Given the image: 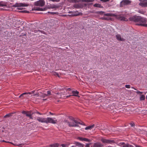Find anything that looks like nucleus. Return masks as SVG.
Wrapping results in <instances>:
<instances>
[{"label":"nucleus","mask_w":147,"mask_h":147,"mask_svg":"<svg viewBox=\"0 0 147 147\" xmlns=\"http://www.w3.org/2000/svg\"><path fill=\"white\" fill-rule=\"evenodd\" d=\"M47 99H43V100H47Z\"/></svg>","instance_id":"nucleus-60"},{"label":"nucleus","mask_w":147,"mask_h":147,"mask_svg":"<svg viewBox=\"0 0 147 147\" xmlns=\"http://www.w3.org/2000/svg\"><path fill=\"white\" fill-rule=\"evenodd\" d=\"M64 124H67L69 127H78V124L84 125V123L76 120L72 117L69 116L67 119H65L63 121Z\"/></svg>","instance_id":"nucleus-1"},{"label":"nucleus","mask_w":147,"mask_h":147,"mask_svg":"<svg viewBox=\"0 0 147 147\" xmlns=\"http://www.w3.org/2000/svg\"><path fill=\"white\" fill-rule=\"evenodd\" d=\"M12 144L15 146H19L21 145H24V144Z\"/></svg>","instance_id":"nucleus-37"},{"label":"nucleus","mask_w":147,"mask_h":147,"mask_svg":"<svg viewBox=\"0 0 147 147\" xmlns=\"http://www.w3.org/2000/svg\"><path fill=\"white\" fill-rule=\"evenodd\" d=\"M78 139L81 141H84L86 142H90V140L88 138H82L81 137H79Z\"/></svg>","instance_id":"nucleus-13"},{"label":"nucleus","mask_w":147,"mask_h":147,"mask_svg":"<svg viewBox=\"0 0 147 147\" xmlns=\"http://www.w3.org/2000/svg\"><path fill=\"white\" fill-rule=\"evenodd\" d=\"M40 96V94L39 92H38L37 93L34 94L33 95V96Z\"/></svg>","instance_id":"nucleus-33"},{"label":"nucleus","mask_w":147,"mask_h":147,"mask_svg":"<svg viewBox=\"0 0 147 147\" xmlns=\"http://www.w3.org/2000/svg\"><path fill=\"white\" fill-rule=\"evenodd\" d=\"M57 122V120L56 119L53 120L52 118L51 117H47V119L46 123H51L53 124H55Z\"/></svg>","instance_id":"nucleus-5"},{"label":"nucleus","mask_w":147,"mask_h":147,"mask_svg":"<svg viewBox=\"0 0 147 147\" xmlns=\"http://www.w3.org/2000/svg\"><path fill=\"white\" fill-rule=\"evenodd\" d=\"M146 99H147V95L146 96Z\"/></svg>","instance_id":"nucleus-62"},{"label":"nucleus","mask_w":147,"mask_h":147,"mask_svg":"<svg viewBox=\"0 0 147 147\" xmlns=\"http://www.w3.org/2000/svg\"><path fill=\"white\" fill-rule=\"evenodd\" d=\"M136 16H131L129 18V20L130 21L135 22Z\"/></svg>","instance_id":"nucleus-16"},{"label":"nucleus","mask_w":147,"mask_h":147,"mask_svg":"<svg viewBox=\"0 0 147 147\" xmlns=\"http://www.w3.org/2000/svg\"><path fill=\"white\" fill-rule=\"evenodd\" d=\"M28 5L27 4H25V3H16L14 5H13V7H21L27 6Z\"/></svg>","instance_id":"nucleus-7"},{"label":"nucleus","mask_w":147,"mask_h":147,"mask_svg":"<svg viewBox=\"0 0 147 147\" xmlns=\"http://www.w3.org/2000/svg\"><path fill=\"white\" fill-rule=\"evenodd\" d=\"M35 112V113L38 114L40 115H42V114L40 113L39 112H38V111H36V112Z\"/></svg>","instance_id":"nucleus-43"},{"label":"nucleus","mask_w":147,"mask_h":147,"mask_svg":"<svg viewBox=\"0 0 147 147\" xmlns=\"http://www.w3.org/2000/svg\"><path fill=\"white\" fill-rule=\"evenodd\" d=\"M50 114H51V115H52V114H52L51 113V112H50Z\"/></svg>","instance_id":"nucleus-61"},{"label":"nucleus","mask_w":147,"mask_h":147,"mask_svg":"<svg viewBox=\"0 0 147 147\" xmlns=\"http://www.w3.org/2000/svg\"><path fill=\"white\" fill-rule=\"evenodd\" d=\"M47 118H44L38 117L37 118V120L39 122L42 123H46Z\"/></svg>","instance_id":"nucleus-10"},{"label":"nucleus","mask_w":147,"mask_h":147,"mask_svg":"<svg viewBox=\"0 0 147 147\" xmlns=\"http://www.w3.org/2000/svg\"><path fill=\"white\" fill-rule=\"evenodd\" d=\"M47 96L51 94V92L50 90H49L47 91Z\"/></svg>","instance_id":"nucleus-34"},{"label":"nucleus","mask_w":147,"mask_h":147,"mask_svg":"<svg viewBox=\"0 0 147 147\" xmlns=\"http://www.w3.org/2000/svg\"><path fill=\"white\" fill-rule=\"evenodd\" d=\"M121 145H122V147H134V146L129 144L127 143L126 144L124 142H121L120 143Z\"/></svg>","instance_id":"nucleus-11"},{"label":"nucleus","mask_w":147,"mask_h":147,"mask_svg":"<svg viewBox=\"0 0 147 147\" xmlns=\"http://www.w3.org/2000/svg\"><path fill=\"white\" fill-rule=\"evenodd\" d=\"M20 12L22 13H29V12L26 10H23L20 11Z\"/></svg>","instance_id":"nucleus-36"},{"label":"nucleus","mask_w":147,"mask_h":147,"mask_svg":"<svg viewBox=\"0 0 147 147\" xmlns=\"http://www.w3.org/2000/svg\"><path fill=\"white\" fill-rule=\"evenodd\" d=\"M93 6L95 7H98L99 8H102V6L101 4L96 3Z\"/></svg>","instance_id":"nucleus-22"},{"label":"nucleus","mask_w":147,"mask_h":147,"mask_svg":"<svg viewBox=\"0 0 147 147\" xmlns=\"http://www.w3.org/2000/svg\"><path fill=\"white\" fill-rule=\"evenodd\" d=\"M72 93L73 94L72 96H77V95L79 94V92L77 90L73 91L72 92Z\"/></svg>","instance_id":"nucleus-18"},{"label":"nucleus","mask_w":147,"mask_h":147,"mask_svg":"<svg viewBox=\"0 0 147 147\" xmlns=\"http://www.w3.org/2000/svg\"><path fill=\"white\" fill-rule=\"evenodd\" d=\"M125 87L127 88H130V86L129 85H126Z\"/></svg>","instance_id":"nucleus-35"},{"label":"nucleus","mask_w":147,"mask_h":147,"mask_svg":"<svg viewBox=\"0 0 147 147\" xmlns=\"http://www.w3.org/2000/svg\"><path fill=\"white\" fill-rule=\"evenodd\" d=\"M131 88H133V89H135V90H137L134 87H131Z\"/></svg>","instance_id":"nucleus-56"},{"label":"nucleus","mask_w":147,"mask_h":147,"mask_svg":"<svg viewBox=\"0 0 147 147\" xmlns=\"http://www.w3.org/2000/svg\"><path fill=\"white\" fill-rule=\"evenodd\" d=\"M138 12L139 13H142V11H141L140 10H139V11H138Z\"/></svg>","instance_id":"nucleus-58"},{"label":"nucleus","mask_w":147,"mask_h":147,"mask_svg":"<svg viewBox=\"0 0 147 147\" xmlns=\"http://www.w3.org/2000/svg\"><path fill=\"white\" fill-rule=\"evenodd\" d=\"M67 90H69V91L71 90V89L70 88H67Z\"/></svg>","instance_id":"nucleus-57"},{"label":"nucleus","mask_w":147,"mask_h":147,"mask_svg":"<svg viewBox=\"0 0 147 147\" xmlns=\"http://www.w3.org/2000/svg\"><path fill=\"white\" fill-rule=\"evenodd\" d=\"M86 147H89L88 146H87Z\"/></svg>","instance_id":"nucleus-64"},{"label":"nucleus","mask_w":147,"mask_h":147,"mask_svg":"<svg viewBox=\"0 0 147 147\" xmlns=\"http://www.w3.org/2000/svg\"><path fill=\"white\" fill-rule=\"evenodd\" d=\"M131 2V1L129 0H123L120 3V7H123L125 5H129Z\"/></svg>","instance_id":"nucleus-3"},{"label":"nucleus","mask_w":147,"mask_h":147,"mask_svg":"<svg viewBox=\"0 0 147 147\" xmlns=\"http://www.w3.org/2000/svg\"><path fill=\"white\" fill-rule=\"evenodd\" d=\"M80 1V0H77L76 1H77V2H79Z\"/></svg>","instance_id":"nucleus-59"},{"label":"nucleus","mask_w":147,"mask_h":147,"mask_svg":"<svg viewBox=\"0 0 147 147\" xmlns=\"http://www.w3.org/2000/svg\"><path fill=\"white\" fill-rule=\"evenodd\" d=\"M109 0H100V1H102L104 2L107 1H109Z\"/></svg>","instance_id":"nucleus-48"},{"label":"nucleus","mask_w":147,"mask_h":147,"mask_svg":"<svg viewBox=\"0 0 147 147\" xmlns=\"http://www.w3.org/2000/svg\"><path fill=\"white\" fill-rule=\"evenodd\" d=\"M59 144L58 143H55L50 145V147H58Z\"/></svg>","instance_id":"nucleus-23"},{"label":"nucleus","mask_w":147,"mask_h":147,"mask_svg":"<svg viewBox=\"0 0 147 147\" xmlns=\"http://www.w3.org/2000/svg\"><path fill=\"white\" fill-rule=\"evenodd\" d=\"M28 94H31V93H27V92H25L23 93H22V94H21L19 96V98H21V97H23V96L24 95H27Z\"/></svg>","instance_id":"nucleus-24"},{"label":"nucleus","mask_w":147,"mask_h":147,"mask_svg":"<svg viewBox=\"0 0 147 147\" xmlns=\"http://www.w3.org/2000/svg\"><path fill=\"white\" fill-rule=\"evenodd\" d=\"M35 10H38V11H42L43 10V9L42 8H37L35 9Z\"/></svg>","instance_id":"nucleus-31"},{"label":"nucleus","mask_w":147,"mask_h":147,"mask_svg":"<svg viewBox=\"0 0 147 147\" xmlns=\"http://www.w3.org/2000/svg\"><path fill=\"white\" fill-rule=\"evenodd\" d=\"M140 16H136V18H135V22H139V21H140Z\"/></svg>","instance_id":"nucleus-19"},{"label":"nucleus","mask_w":147,"mask_h":147,"mask_svg":"<svg viewBox=\"0 0 147 147\" xmlns=\"http://www.w3.org/2000/svg\"><path fill=\"white\" fill-rule=\"evenodd\" d=\"M48 13H51V14H57V12H48Z\"/></svg>","instance_id":"nucleus-38"},{"label":"nucleus","mask_w":147,"mask_h":147,"mask_svg":"<svg viewBox=\"0 0 147 147\" xmlns=\"http://www.w3.org/2000/svg\"><path fill=\"white\" fill-rule=\"evenodd\" d=\"M94 125H91L89 126L86 127L85 128L86 130H88V129H91L92 128L94 127Z\"/></svg>","instance_id":"nucleus-21"},{"label":"nucleus","mask_w":147,"mask_h":147,"mask_svg":"<svg viewBox=\"0 0 147 147\" xmlns=\"http://www.w3.org/2000/svg\"><path fill=\"white\" fill-rule=\"evenodd\" d=\"M104 13H105L104 12L102 11H98L97 12V13L98 14H100L101 15H103V14Z\"/></svg>","instance_id":"nucleus-30"},{"label":"nucleus","mask_w":147,"mask_h":147,"mask_svg":"<svg viewBox=\"0 0 147 147\" xmlns=\"http://www.w3.org/2000/svg\"><path fill=\"white\" fill-rule=\"evenodd\" d=\"M27 113V111H23L22 112V113L23 114H25L26 115V113Z\"/></svg>","instance_id":"nucleus-40"},{"label":"nucleus","mask_w":147,"mask_h":147,"mask_svg":"<svg viewBox=\"0 0 147 147\" xmlns=\"http://www.w3.org/2000/svg\"><path fill=\"white\" fill-rule=\"evenodd\" d=\"M116 37L117 40L120 41H124L125 40L123 38H121L120 35L117 34L116 35Z\"/></svg>","instance_id":"nucleus-12"},{"label":"nucleus","mask_w":147,"mask_h":147,"mask_svg":"<svg viewBox=\"0 0 147 147\" xmlns=\"http://www.w3.org/2000/svg\"><path fill=\"white\" fill-rule=\"evenodd\" d=\"M141 2H144L145 1H146L147 0H139Z\"/></svg>","instance_id":"nucleus-51"},{"label":"nucleus","mask_w":147,"mask_h":147,"mask_svg":"<svg viewBox=\"0 0 147 147\" xmlns=\"http://www.w3.org/2000/svg\"><path fill=\"white\" fill-rule=\"evenodd\" d=\"M53 74L55 75H57L58 77H59V74L56 72H54Z\"/></svg>","instance_id":"nucleus-39"},{"label":"nucleus","mask_w":147,"mask_h":147,"mask_svg":"<svg viewBox=\"0 0 147 147\" xmlns=\"http://www.w3.org/2000/svg\"><path fill=\"white\" fill-rule=\"evenodd\" d=\"M3 142H5V141L4 140H3Z\"/></svg>","instance_id":"nucleus-63"},{"label":"nucleus","mask_w":147,"mask_h":147,"mask_svg":"<svg viewBox=\"0 0 147 147\" xmlns=\"http://www.w3.org/2000/svg\"><path fill=\"white\" fill-rule=\"evenodd\" d=\"M34 92H35V91H32L31 93V94H33L34 93Z\"/></svg>","instance_id":"nucleus-55"},{"label":"nucleus","mask_w":147,"mask_h":147,"mask_svg":"<svg viewBox=\"0 0 147 147\" xmlns=\"http://www.w3.org/2000/svg\"><path fill=\"white\" fill-rule=\"evenodd\" d=\"M139 5L142 7H147V1L144 3H140Z\"/></svg>","instance_id":"nucleus-14"},{"label":"nucleus","mask_w":147,"mask_h":147,"mask_svg":"<svg viewBox=\"0 0 147 147\" xmlns=\"http://www.w3.org/2000/svg\"><path fill=\"white\" fill-rule=\"evenodd\" d=\"M104 15L106 16H114L115 17L116 16V14L111 13H108L105 14H104Z\"/></svg>","instance_id":"nucleus-17"},{"label":"nucleus","mask_w":147,"mask_h":147,"mask_svg":"<svg viewBox=\"0 0 147 147\" xmlns=\"http://www.w3.org/2000/svg\"><path fill=\"white\" fill-rule=\"evenodd\" d=\"M82 1L88 2V0H81Z\"/></svg>","instance_id":"nucleus-45"},{"label":"nucleus","mask_w":147,"mask_h":147,"mask_svg":"<svg viewBox=\"0 0 147 147\" xmlns=\"http://www.w3.org/2000/svg\"><path fill=\"white\" fill-rule=\"evenodd\" d=\"M145 99V96L144 95H141L140 98V100H144Z\"/></svg>","instance_id":"nucleus-25"},{"label":"nucleus","mask_w":147,"mask_h":147,"mask_svg":"<svg viewBox=\"0 0 147 147\" xmlns=\"http://www.w3.org/2000/svg\"><path fill=\"white\" fill-rule=\"evenodd\" d=\"M32 31L34 32L35 33H36L37 31L41 32L42 31L40 30H38V31L34 30V31L32 30Z\"/></svg>","instance_id":"nucleus-47"},{"label":"nucleus","mask_w":147,"mask_h":147,"mask_svg":"<svg viewBox=\"0 0 147 147\" xmlns=\"http://www.w3.org/2000/svg\"><path fill=\"white\" fill-rule=\"evenodd\" d=\"M39 93L40 94V96H40L41 97L44 98L47 96V94L43 93L41 92H40Z\"/></svg>","instance_id":"nucleus-20"},{"label":"nucleus","mask_w":147,"mask_h":147,"mask_svg":"<svg viewBox=\"0 0 147 147\" xmlns=\"http://www.w3.org/2000/svg\"><path fill=\"white\" fill-rule=\"evenodd\" d=\"M135 146L136 147H142L141 146H139V145H135Z\"/></svg>","instance_id":"nucleus-52"},{"label":"nucleus","mask_w":147,"mask_h":147,"mask_svg":"<svg viewBox=\"0 0 147 147\" xmlns=\"http://www.w3.org/2000/svg\"><path fill=\"white\" fill-rule=\"evenodd\" d=\"M102 145L99 142L95 143L94 145V147H102Z\"/></svg>","instance_id":"nucleus-15"},{"label":"nucleus","mask_w":147,"mask_h":147,"mask_svg":"<svg viewBox=\"0 0 147 147\" xmlns=\"http://www.w3.org/2000/svg\"><path fill=\"white\" fill-rule=\"evenodd\" d=\"M51 1H52L53 2H59L60 0H50Z\"/></svg>","instance_id":"nucleus-41"},{"label":"nucleus","mask_w":147,"mask_h":147,"mask_svg":"<svg viewBox=\"0 0 147 147\" xmlns=\"http://www.w3.org/2000/svg\"><path fill=\"white\" fill-rule=\"evenodd\" d=\"M62 94V93L61 92V93L58 92V93H56V94H57L58 95V98H61V97Z\"/></svg>","instance_id":"nucleus-28"},{"label":"nucleus","mask_w":147,"mask_h":147,"mask_svg":"<svg viewBox=\"0 0 147 147\" xmlns=\"http://www.w3.org/2000/svg\"><path fill=\"white\" fill-rule=\"evenodd\" d=\"M58 7L59 6H58L55 5H53L51 6V8L52 9L58 8Z\"/></svg>","instance_id":"nucleus-27"},{"label":"nucleus","mask_w":147,"mask_h":147,"mask_svg":"<svg viewBox=\"0 0 147 147\" xmlns=\"http://www.w3.org/2000/svg\"><path fill=\"white\" fill-rule=\"evenodd\" d=\"M11 114H12L11 113H9V114H6V115H5L4 116V117H5V118L9 117L11 115Z\"/></svg>","instance_id":"nucleus-29"},{"label":"nucleus","mask_w":147,"mask_h":147,"mask_svg":"<svg viewBox=\"0 0 147 147\" xmlns=\"http://www.w3.org/2000/svg\"><path fill=\"white\" fill-rule=\"evenodd\" d=\"M103 19L106 20H108L109 19L107 18H103Z\"/></svg>","instance_id":"nucleus-50"},{"label":"nucleus","mask_w":147,"mask_h":147,"mask_svg":"<svg viewBox=\"0 0 147 147\" xmlns=\"http://www.w3.org/2000/svg\"><path fill=\"white\" fill-rule=\"evenodd\" d=\"M61 146L62 147H66V144H61Z\"/></svg>","instance_id":"nucleus-44"},{"label":"nucleus","mask_w":147,"mask_h":147,"mask_svg":"<svg viewBox=\"0 0 147 147\" xmlns=\"http://www.w3.org/2000/svg\"><path fill=\"white\" fill-rule=\"evenodd\" d=\"M94 1V0H88V2H92Z\"/></svg>","instance_id":"nucleus-49"},{"label":"nucleus","mask_w":147,"mask_h":147,"mask_svg":"<svg viewBox=\"0 0 147 147\" xmlns=\"http://www.w3.org/2000/svg\"><path fill=\"white\" fill-rule=\"evenodd\" d=\"M80 14H82V13H79L78 14H74L73 15V16H77L78 15H79Z\"/></svg>","instance_id":"nucleus-32"},{"label":"nucleus","mask_w":147,"mask_h":147,"mask_svg":"<svg viewBox=\"0 0 147 147\" xmlns=\"http://www.w3.org/2000/svg\"><path fill=\"white\" fill-rule=\"evenodd\" d=\"M115 17L117 19L119 20L123 21H127L128 19L124 17H123L121 16L120 15H116Z\"/></svg>","instance_id":"nucleus-6"},{"label":"nucleus","mask_w":147,"mask_h":147,"mask_svg":"<svg viewBox=\"0 0 147 147\" xmlns=\"http://www.w3.org/2000/svg\"><path fill=\"white\" fill-rule=\"evenodd\" d=\"M72 96V95H69V96H66V98H67L69 97L70 96Z\"/></svg>","instance_id":"nucleus-53"},{"label":"nucleus","mask_w":147,"mask_h":147,"mask_svg":"<svg viewBox=\"0 0 147 147\" xmlns=\"http://www.w3.org/2000/svg\"><path fill=\"white\" fill-rule=\"evenodd\" d=\"M45 2L43 0H40L34 3V5L36 6H42L45 5Z\"/></svg>","instance_id":"nucleus-4"},{"label":"nucleus","mask_w":147,"mask_h":147,"mask_svg":"<svg viewBox=\"0 0 147 147\" xmlns=\"http://www.w3.org/2000/svg\"><path fill=\"white\" fill-rule=\"evenodd\" d=\"M136 93L138 94H139V93L142 94L143 93V92H140L139 91H137L136 92Z\"/></svg>","instance_id":"nucleus-42"},{"label":"nucleus","mask_w":147,"mask_h":147,"mask_svg":"<svg viewBox=\"0 0 147 147\" xmlns=\"http://www.w3.org/2000/svg\"><path fill=\"white\" fill-rule=\"evenodd\" d=\"M7 142V143H10L11 144H13V143L12 142Z\"/></svg>","instance_id":"nucleus-54"},{"label":"nucleus","mask_w":147,"mask_h":147,"mask_svg":"<svg viewBox=\"0 0 147 147\" xmlns=\"http://www.w3.org/2000/svg\"><path fill=\"white\" fill-rule=\"evenodd\" d=\"M35 114L34 112H32L31 111H27L26 114V116L29 117L30 119H33V118L32 115Z\"/></svg>","instance_id":"nucleus-9"},{"label":"nucleus","mask_w":147,"mask_h":147,"mask_svg":"<svg viewBox=\"0 0 147 147\" xmlns=\"http://www.w3.org/2000/svg\"><path fill=\"white\" fill-rule=\"evenodd\" d=\"M101 141L104 144H111L114 143V141L113 140H107L105 139L102 138Z\"/></svg>","instance_id":"nucleus-8"},{"label":"nucleus","mask_w":147,"mask_h":147,"mask_svg":"<svg viewBox=\"0 0 147 147\" xmlns=\"http://www.w3.org/2000/svg\"><path fill=\"white\" fill-rule=\"evenodd\" d=\"M139 23L136 24L137 25L147 27V21L145 18L140 17Z\"/></svg>","instance_id":"nucleus-2"},{"label":"nucleus","mask_w":147,"mask_h":147,"mask_svg":"<svg viewBox=\"0 0 147 147\" xmlns=\"http://www.w3.org/2000/svg\"><path fill=\"white\" fill-rule=\"evenodd\" d=\"M76 145L78 147H84V146L83 144L78 142L77 143Z\"/></svg>","instance_id":"nucleus-26"},{"label":"nucleus","mask_w":147,"mask_h":147,"mask_svg":"<svg viewBox=\"0 0 147 147\" xmlns=\"http://www.w3.org/2000/svg\"><path fill=\"white\" fill-rule=\"evenodd\" d=\"M130 125L131 127L134 126L135 125V124L134 123H130Z\"/></svg>","instance_id":"nucleus-46"}]
</instances>
